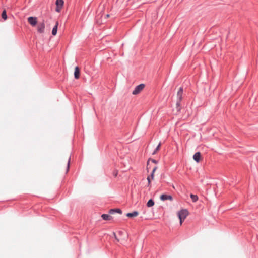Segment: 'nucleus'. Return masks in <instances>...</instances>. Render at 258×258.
<instances>
[{"mask_svg": "<svg viewBox=\"0 0 258 258\" xmlns=\"http://www.w3.org/2000/svg\"><path fill=\"white\" fill-rule=\"evenodd\" d=\"M113 236H114V238H115V239H116L118 241H119V240L117 239V237H116V234H115L114 232H113Z\"/></svg>", "mask_w": 258, "mask_h": 258, "instance_id": "nucleus-22", "label": "nucleus"}, {"mask_svg": "<svg viewBox=\"0 0 258 258\" xmlns=\"http://www.w3.org/2000/svg\"><path fill=\"white\" fill-rule=\"evenodd\" d=\"M188 215V212L186 209H182L178 213V216L180 219V225Z\"/></svg>", "mask_w": 258, "mask_h": 258, "instance_id": "nucleus-1", "label": "nucleus"}, {"mask_svg": "<svg viewBox=\"0 0 258 258\" xmlns=\"http://www.w3.org/2000/svg\"><path fill=\"white\" fill-rule=\"evenodd\" d=\"M122 231H119V234H122Z\"/></svg>", "mask_w": 258, "mask_h": 258, "instance_id": "nucleus-23", "label": "nucleus"}, {"mask_svg": "<svg viewBox=\"0 0 258 258\" xmlns=\"http://www.w3.org/2000/svg\"><path fill=\"white\" fill-rule=\"evenodd\" d=\"M114 174H115V176H116V175H117V173H114Z\"/></svg>", "mask_w": 258, "mask_h": 258, "instance_id": "nucleus-24", "label": "nucleus"}, {"mask_svg": "<svg viewBox=\"0 0 258 258\" xmlns=\"http://www.w3.org/2000/svg\"><path fill=\"white\" fill-rule=\"evenodd\" d=\"M74 77L75 79H79L80 77V70L78 67H76L74 72Z\"/></svg>", "mask_w": 258, "mask_h": 258, "instance_id": "nucleus-9", "label": "nucleus"}, {"mask_svg": "<svg viewBox=\"0 0 258 258\" xmlns=\"http://www.w3.org/2000/svg\"><path fill=\"white\" fill-rule=\"evenodd\" d=\"M145 85L143 84H140L136 87L132 93L134 95H137L139 94L144 88Z\"/></svg>", "mask_w": 258, "mask_h": 258, "instance_id": "nucleus-2", "label": "nucleus"}, {"mask_svg": "<svg viewBox=\"0 0 258 258\" xmlns=\"http://www.w3.org/2000/svg\"><path fill=\"white\" fill-rule=\"evenodd\" d=\"M151 180H152V179H151V178H150V176H148L147 177V180H148V186L150 185V184L151 183Z\"/></svg>", "mask_w": 258, "mask_h": 258, "instance_id": "nucleus-19", "label": "nucleus"}, {"mask_svg": "<svg viewBox=\"0 0 258 258\" xmlns=\"http://www.w3.org/2000/svg\"><path fill=\"white\" fill-rule=\"evenodd\" d=\"M200 158H201V153L199 152L196 153L193 156V158H194V160L198 163L200 162Z\"/></svg>", "mask_w": 258, "mask_h": 258, "instance_id": "nucleus-8", "label": "nucleus"}, {"mask_svg": "<svg viewBox=\"0 0 258 258\" xmlns=\"http://www.w3.org/2000/svg\"><path fill=\"white\" fill-rule=\"evenodd\" d=\"M101 217L104 220H110L111 219V217L108 214H102Z\"/></svg>", "mask_w": 258, "mask_h": 258, "instance_id": "nucleus-12", "label": "nucleus"}, {"mask_svg": "<svg viewBox=\"0 0 258 258\" xmlns=\"http://www.w3.org/2000/svg\"><path fill=\"white\" fill-rule=\"evenodd\" d=\"M138 214H139V213L138 212L134 211L133 212H132V213H128L126 214V216L128 217H134L137 216L138 215Z\"/></svg>", "mask_w": 258, "mask_h": 258, "instance_id": "nucleus-11", "label": "nucleus"}, {"mask_svg": "<svg viewBox=\"0 0 258 258\" xmlns=\"http://www.w3.org/2000/svg\"><path fill=\"white\" fill-rule=\"evenodd\" d=\"M183 88L182 87H180L177 92V100H179V101H181L182 98V94H183Z\"/></svg>", "mask_w": 258, "mask_h": 258, "instance_id": "nucleus-7", "label": "nucleus"}, {"mask_svg": "<svg viewBox=\"0 0 258 258\" xmlns=\"http://www.w3.org/2000/svg\"><path fill=\"white\" fill-rule=\"evenodd\" d=\"M154 202L152 199L149 200L147 203V206L148 207H152L153 206H154Z\"/></svg>", "mask_w": 258, "mask_h": 258, "instance_id": "nucleus-13", "label": "nucleus"}, {"mask_svg": "<svg viewBox=\"0 0 258 258\" xmlns=\"http://www.w3.org/2000/svg\"><path fill=\"white\" fill-rule=\"evenodd\" d=\"M28 21L30 24L33 26H34L37 23V18L34 17H29L28 18Z\"/></svg>", "mask_w": 258, "mask_h": 258, "instance_id": "nucleus-4", "label": "nucleus"}, {"mask_svg": "<svg viewBox=\"0 0 258 258\" xmlns=\"http://www.w3.org/2000/svg\"><path fill=\"white\" fill-rule=\"evenodd\" d=\"M45 30V24L44 22L40 23L37 26V31L40 33H43Z\"/></svg>", "mask_w": 258, "mask_h": 258, "instance_id": "nucleus-5", "label": "nucleus"}, {"mask_svg": "<svg viewBox=\"0 0 258 258\" xmlns=\"http://www.w3.org/2000/svg\"><path fill=\"white\" fill-rule=\"evenodd\" d=\"M160 200L162 201H165L167 200H169L170 201H172L173 198L170 195L163 194V195H161V196H160Z\"/></svg>", "mask_w": 258, "mask_h": 258, "instance_id": "nucleus-6", "label": "nucleus"}, {"mask_svg": "<svg viewBox=\"0 0 258 258\" xmlns=\"http://www.w3.org/2000/svg\"><path fill=\"white\" fill-rule=\"evenodd\" d=\"M58 25V22H56L55 25L54 26V27L52 29V34L53 35H55L57 34Z\"/></svg>", "mask_w": 258, "mask_h": 258, "instance_id": "nucleus-10", "label": "nucleus"}, {"mask_svg": "<svg viewBox=\"0 0 258 258\" xmlns=\"http://www.w3.org/2000/svg\"><path fill=\"white\" fill-rule=\"evenodd\" d=\"M180 102L181 101H179V100H177V102H176V105H177V108H179L180 107ZM179 109H180L179 108H178V110H179Z\"/></svg>", "mask_w": 258, "mask_h": 258, "instance_id": "nucleus-20", "label": "nucleus"}, {"mask_svg": "<svg viewBox=\"0 0 258 258\" xmlns=\"http://www.w3.org/2000/svg\"><path fill=\"white\" fill-rule=\"evenodd\" d=\"M157 167H155L153 168V170H152V173H151V176H150V178H151V179H153V178H154V174L155 171H156V170L157 169Z\"/></svg>", "mask_w": 258, "mask_h": 258, "instance_id": "nucleus-17", "label": "nucleus"}, {"mask_svg": "<svg viewBox=\"0 0 258 258\" xmlns=\"http://www.w3.org/2000/svg\"><path fill=\"white\" fill-rule=\"evenodd\" d=\"M160 146L161 143H159L157 147H156V148L155 149V150H154V151L153 152V154H156V153L159 150Z\"/></svg>", "mask_w": 258, "mask_h": 258, "instance_id": "nucleus-18", "label": "nucleus"}, {"mask_svg": "<svg viewBox=\"0 0 258 258\" xmlns=\"http://www.w3.org/2000/svg\"><path fill=\"white\" fill-rule=\"evenodd\" d=\"M70 158L69 159V161L68 162V165H67V171H68L69 169V166H70Z\"/></svg>", "mask_w": 258, "mask_h": 258, "instance_id": "nucleus-21", "label": "nucleus"}, {"mask_svg": "<svg viewBox=\"0 0 258 258\" xmlns=\"http://www.w3.org/2000/svg\"><path fill=\"white\" fill-rule=\"evenodd\" d=\"M190 197L194 202H196L198 200V197L197 195L190 194Z\"/></svg>", "mask_w": 258, "mask_h": 258, "instance_id": "nucleus-14", "label": "nucleus"}, {"mask_svg": "<svg viewBox=\"0 0 258 258\" xmlns=\"http://www.w3.org/2000/svg\"><path fill=\"white\" fill-rule=\"evenodd\" d=\"M2 17L5 20H6L7 19V16L6 10H4L3 11L2 14Z\"/></svg>", "mask_w": 258, "mask_h": 258, "instance_id": "nucleus-16", "label": "nucleus"}, {"mask_svg": "<svg viewBox=\"0 0 258 258\" xmlns=\"http://www.w3.org/2000/svg\"><path fill=\"white\" fill-rule=\"evenodd\" d=\"M114 212H117V213H120L121 214L122 213V211L120 209H111L110 210V213L112 214Z\"/></svg>", "mask_w": 258, "mask_h": 258, "instance_id": "nucleus-15", "label": "nucleus"}, {"mask_svg": "<svg viewBox=\"0 0 258 258\" xmlns=\"http://www.w3.org/2000/svg\"><path fill=\"white\" fill-rule=\"evenodd\" d=\"M114 174H115V176H116V175H117V173H114Z\"/></svg>", "mask_w": 258, "mask_h": 258, "instance_id": "nucleus-25", "label": "nucleus"}, {"mask_svg": "<svg viewBox=\"0 0 258 258\" xmlns=\"http://www.w3.org/2000/svg\"><path fill=\"white\" fill-rule=\"evenodd\" d=\"M55 4L56 5V11L59 12L63 5V0H56Z\"/></svg>", "mask_w": 258, "mask_h": 258, "instance_id": "nucleus-3", "label": "nucleus"}]
</instances>
